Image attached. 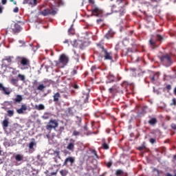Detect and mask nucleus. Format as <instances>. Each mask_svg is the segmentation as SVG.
<instances>
[{
    "label": "nucleus",
    "instance_id": "15",
    "mask_svg": "<svg viewBox=\"0 0 176 176\" xmlns=\"http://www.w3.org/2000/svg\"><path fill=\"white\" fill-rule=\"evenodd\" d=\"M119 91H120V89L118 85H113L109 89V93H110V94H116V93H119Z\"/></svg>",
    "mask_w": 176,
    "mask_h": 176
},
{
    "label": "nucleus",
    "instance_id": "53",
    "mask_svg": "<svg viewBox=\"0 0 176 176\" xmlns=\"http://www.w3.org/2000/svg\"><path fill=\"white\" fill-rule=\"evenodd\" d=\"M33 85H34V86H36V85H38V80H34L33 82Z\"/></svg>",
    "mask_w": 176,
    "mask_h": 176
},
{
    "label": "nucleus",
    "instance_id": "45",
    "mask_svg": "<svg viewBox=\"0 0 176 176\" xmlns=\"http://www.w3.org/2000/svg\"><path fill=\"white\" fill-rule=\"evenodd\" d=\"M18 80L15 78H12L11 80V82L12 83V85H16V83H17Z\"/></svg>",
    "mask_w": 176,
    "mask_h": 176
},
{
    "label": "nucleus",
    "instance_id": "18",
    "mask_svg": "<svg viewBox=\"0 0 176 176\" xmlns=\"http://www.w3.org/2000/svg\"><path fill=\"white\" fill-rule=\"evenodd\" d=\"M61 98V94H59V92H56L53 96V101L54 102H58L60 98Z\"/></svg>",
    "mask_w": 176,
    "mask_h": 176
},
{
    "label": "nucleus",
    "instance_id": "6",
    "mask_svg": "<svg viewBox=\"0 0 176 176\" xmlns=\"http://www.w3.org/2000/svg\"><path fill=\"white\" fill-rule=\"evenodd\" d=\"M161 63L165 67H170L171 64H173V60H171V56L168 54L162 55L159 57Z\"/></svg>",
    "mask_w": 176,
    "mask_h": 176
},
{
    "label": "nucleus",
    "instance_id": "61",
    "mask_svg": "<svg viewBox=\"0 0 176 176\" xmlns=\"http://www.w3.org/2000/svg\"><path fill=\"white\" fill-rule=\"evenodd\" d=\"M174 94L176 96V87L174 89Z\"/></svg>",
    "mask_w": 176,
    "mask_h": 176
},
{
    "label": "nucleus",
    "instance_id": "41",
    "mask_svg": "<svg viewBox=\"0 0 176 176\" xmlns=\"http://www.w3.org/2000/svg\"><path fill=\"white\" fill-rule=\"evenodd\" d=\"M92 153L94 154L96 156V159H100V157H98V155L97 154V151L96 150H92Z\"/></svg>",
    "mask_w": 176,
    "mask_h": 176
},
{
    "label": "nucleus",
    "instance_id": "16",
    "mask_svg": "<svg viewBox=\"0 0 176 176\" xmlns=\"http://www.w3.org/2000/svg\"><path fill=\"white\" fill-rule=\"evenodd\" d=\"M27 109H28L27 104H22L20 109H16V112L19 115H23V113H24V111H27Z\"/></svg>",
    "mask_w": 176,
    "mask_h": 176
},
{
    "label": "nucleus",
    "instance_id": "5",
    "mask_svg": "<svg viewBox=\"0 0 176 176\" xmlns=\"http://www.w3.org/2000/svg\"><path fill=\"white\" fill-rule=\"evenodd\" d=\"M68 63H69V57L65 54H62L60 55L58 61H56V64L57 67H60L61 64V68H64L65 65H67Z\"/></svg>",
    "mask_w": 176,
    "mask_h": 176
},
{
    "label": "nucleus",
    "instance_id": "50",
    "mask_svg": "<svg viewBox=\"0 0 176 176\" xmlns=\"http://www.w3.org/2000/svg\"><path fill=\"white\" fill-rule=\"evenodd\" d=\"M14 13H19V7H16L13 10Z\"/></svg>",
    "mask_w": 176,
    "mask_h": 176
},
{
    "label": "nucleus",
    "instance_id": "9",
    "mask_svg": "<svg viewBox=\"0 0 176 176\" xmlns=\"http://www.w3.org/2000/svg\"><path fill=\"white\" fill-rule=\"evenodd\" d=\"M21 31V26L19 23H15L11 27H8L6 32H12V34H19Z\"/></svg>",
    "mask_w": 176,
    "mask_h": 176
},
{
    "label": "nucleus",
    "instance_id": "31",
    "mask_svg": "<svg viewBox=\"0 0 176 176\" xmlns=\"http://www.w3.org/2000/svg\"><path fill=\"white\" fill-rule=\"evenodd\" d=\"M7 115L10 118H12V116H13V115H14V110H8Z\"/></svg>",
    "mask_w": 176,
    "mask_h": 176
},
{
    "label": "nucleus",
    "instance_id": "37",
    "mask_svg": "<svg viewBox=\"0 0 176 176\" xmlns=\"http://www.w3.org/2000/svg\"><path fill=\"white\" fill-rule=\"evenodd\" d=\"M14 57L13 56H9L7 57L5 60L6 61H8V63H12V60H13Z\"/></svg>",
    "mask_w": 176,
    "mask_h": 176
},
{
    "label": "nucleus",
    "instance_id": "17",
    "mask_svg": "<svg viewBox=\"0 0 176 176\" xmlns=\"http://www.w3.org/2000/svg\"><path fill=\"white\" fill-rule=\"evenodd\" d=\"M23 101V96L21 95H16L14 99V104H20Z\"/></svg>",
    "mask_w": 176,
    "mask_h": 176
},
{
    "label": "nucleus",
    "instance_id": "48",
    "mask_svg": "<svg viewBox=\"0 0 176 176\" xmlns=\"http://www.w3.org/2000/svg\"><path fill=\"white\" fill-rule=\"evenodd\" d=\"M73 87H74V89H75L76 90L79 89V85H78V84H74V85H73Z\"/></svg>",
    "mask_w": 176,
    "mask_h": 176
},
{
    "label": "nucleus",
    "instance_id": "62",
    "mask_svg": "<svg viewBox=\"0 0 176 176\" xmlns=\"http://www.w3.org/2000/svg\"><path fill=\"white\" fill-rule=\"evenodd\" d=\"M60 130H64V126H60Z\"/></svg>",
    "mask_w": 176,
    "mask_h": 176
},
{
    "label": "nucleus",
    "instance_id": "47",
    "mask_svg": "<svg viewBox=\"0 0 176 176\" xmlns=\"http://www.w3.org/2000/svg\"><path fill=\"white\" fill-rule=\"evenodd\" d=\"M138 149V151H144L145 149V146H139Z\"/></svg>",
    "mask_w": 176,
    "mask_h": 176
},
{
    "label": "nucleus",
    "instance_id": "55",
    "mask_svg": "<svg viewBox=\"0 0 176 176\" xmlns=\"http://www.w3.org/2000/svg\"><path fill=\"white\" fill-rule=\"evenodd\" d=\"M28 1H29V0H23V5L28 4Z\"/></svg>",
    "mask_w": 176,
    "mask_h": 176
},
{
    "label": "nucleus",
    "instance_id": "51",
    "mask_svg": "<svg viewBox=\"0 0 176 176\" xmlns=\"http://www.w3.org/2000/svg\"><path fill=\"white\" fill-rule=\"evenodd\" d=\"M166 90H170L171 89V85H167L166 87Z\"/></svg>",
    "mask_w": 176,
    "mask_h": 176
},
{
    "label": "nucleus",
    "instance_id": "63",
    "mask_svg": "<svg viewBox=\"0 0 176 176\" xmlns=\"http://www.w3.org/2000/svg\"><path fill=\"white\" fill-rule=\"evenodd\" d=\"M55 163H57V158H54Z\"/></svg>",
    "mask_w": 176,
    "mask_h": 176
},
{
    "label": "nucleus",
    "instance_id": "1",
    "mask_svg": "<svg viewBox=\"0 0 176 176\" xmlns=\"http://www.w3.org/2000/svg\"><path fill=\"white\" fill-rule=\"evenodd\" d=\"M54 4L52 5V7H51V9L46 8L41 12V14L42 16H56L57 14V12H58V8L61 6H64V2H63V0H55Z\"/></svg>",
    "mask_w": 176,
    "mask_h": 176
},
{
    "label": "nucleus",
    "instance_id": "57",
    "mask_svg": "<svg viewBox=\"0 0 176 176\" xmlns=\"http://www.w3.org/2000/svg\"><path fill=\"white\" fill-rule=\"evenodd\" d=\"M43 119L47 120V119H49V116H43Z\"/></svg>",
    "mask_w": 176,
    "mask_h": 176
},
{
    "label": "nucleus",
    "instance_id": "33",
    "mask_svg": "<svg viewBox=\"0 0 176 176\" xmlns=\"http://www.w3.org/2000/svg\"><path fill=\"white\" fill-rule=\"evenodd\" d=\"M107 78H108V80H109V82H115V76L112 75H109Z\"/></svg>",
    "mask_w": 176,
    "mask_h": 176
},
{
    "label": "nucleus",
    "instance_id": "4",
    "mask_svg": "<svg viewBox=\"0 0 176 176\" xmlns=\"http://www.w3.org/2000/svg\"><path fill=\"white\" fill-rule=\"evenodd\" d=\"M88 1L93 5L91 10L93 16L96 17H102V16H104V11L96 6H94V0H88Z\"/></svg>",
    "mask_w": 176,
    "mask_h": 176
},
{
    "label": "nucleus",
    "instance_id": "52",
    "mask_svg": "<svg viewBox=\"0 0 176 176\" xmlns=\"http://www.w3.org/2000/svg\"><path fill=\"white\" fill-rule=\"evenodd\" d=\"M58 171V170H57L56 172H52L50 174H51V175H57Z\"/></svg>",
    "mask_w": 176,
    "mask_h": 176
},
{
    "label": "nucleus",
    "instance_id": "7",
    "mask_svg": "<svg viewBox=\"0 0 176 176\" xmlns=\"http://www.w3.org/2000/svg\"><path fill=\"white\" fill-rule=\"evenodd\" d=\"M160 41H163V36L160 34H156L151 38L149 40V44L153 49H156V47H157L156 43Z\"/></svg>",
    "mask_w": 176,
    "mask_h": 176
},
{
    "label": "nucleus",
    "instance_id": "28",
    "mask_svg": "<svg viewBox=\"0 0 176 176\" xmlns=\"http://www.w3.org/2000/svg\"><path fill=\"white\" fill-rule=\"evenodd\" d=\"M82 98H84L83 100L84 104H86V102H89V94H84L82 96Z\"/></svg>",
    "mask_w": 176,
    "mask_h": 176
},
{
    "label": "nucleus",
    "instance_id": "21",
    "mask_svg": "<svg viewBox=\"0 0 176 176\" xmlns=\"http://www.w3.org/2000/svg\"><path fill=\"white\" fill-rule=\"evenodd\" d=\"M39 0H28V5H30V6H36Z\"/></svg>",
    "mask_w": 176,
    "mask_h": 176
},
{
    "label": "nucleus",
    "instance_id": "40",
    "mask_svg": "<svg viewBox=\"0 0 176 176\" xmlns=\"http://www.w3.org/2000/svg\"><path fill=\"white\" fill-rule=\"evenodd\" d=\"M80 133L78 131H74L73 132V135H74L75 137L80 135Z\"/></svg>",
    "mask_w": 176,
    "mask_h": 176
},
{
    "label": "nucleus",
    "instance_id": "32",
    "mask_svg": "<svg viewBox=\"0 0 176 176\" xmlns=\"http://www.w3.org/2000/svg\"><path fill=\"white\" fill-rule=\"evenodd\" d=\"M36 109L38 111H43V109H45V106L43 104H39L38 106H36Z\"/></svg>",
    "mask_w": 176,
    "mask_h": 176
},
{
    "label": "nucleus",
    "instance_id": "58",
    "mask_svg": "<svg viewBox=\"0 0 176 176\" xmlns=\"http://www.w3.org/2000/svg\"><path fill=\"white\" fill-rule=\"evenodd\" d=\"M2 12H3V8L1 7L0 4V14L2 13Z\"/></svg>",
    "mask_w": 176,
    "mask_h": 176
},
{
    "label": "nucleus",
    "instance_id": "36",
    "mask_svg": "<svg viewBox=\"0 0 176 176\" xmlns=\"http://www.w3.org/2000/svg\"><path fill=\"white\" fill-rule=\"evenodd\" d=\"M106 166L108 168H111V167H112V160H110L109 162L106 164Z\"/></svg>",
    "mask_w": 176,
    "mask_h": 176
},
{
    "label": "nucleus",
    "instance_id": "44",
    "mask_svg": "<svg viewBox=\"0 0 176 176\" xmlns=\"http://www.w3.org/2000/svg\"><path fill=\"white\" fill-rule=\"evenodd\" d=\"M96 69H97V65H93L91 68V71L92 72H94V71H96Z\"/></svg>",
    "mask_w": 176,
    "mask_h": 176
},
{
    "label": "nucleus",
    "instance_id": "39",
    "mask_svg": "<svg viewBox=\"0 0 176 176\" xmlns=\"http://www.w3.org/2000/svg\"><path fill=\"white\" fill-rule=\"evenodd\" d=\"M34 145H35V143L34 142H31L29 144V149H34Z\"/></svg>",
    "mask_w": 176,
    "mask_h": 176
},
{
    "label": "nucleus",
    "instance_id": "30",
    "mask_svg": "<svg viewBox=\"0 0 176 176\" xmlns=\"http://www.w3.org/2000/svg\"><path fill=\"white\" fill-rule=\"evenodd\" d=\"M60 174L62 176H67L68 175V170L64 169V170H60Z\"/></svg>",
    "mask_w": 176,
    "mask_h": 176
},
{
    "label": "nucleus",
    "instance_id": "42",
    "mask_svg": "<svg viewBox=\"0 0 176 176\" xmlns=\"http://www.w3.org/2000/svg\"><path fill=\"white\" fill-rule=\"evenodd\" d=\"M76 74H78V67H76V69H74L72 72V75H76Z\"/></svg>",
    "mask_w": 176,
    "mask_h": 176
},
{
    "label": "nucleus",
    "instance_id": "59",
    "mask_svg": "<svg viewBox=\"0 0 176 176\" xmlns=\"http://www.w3.org/2000/svg\"><path fill=\"white\" fill-rule=\"evenodd\" d=\"M63 43H69V40L66 39L63 41Z\"/></svg>",
    "mask_w": 176,
    "mask_h": 176
},
{
    "label": "nucleus",
    "instance_id": "43",
    "mask_svg": "<svg viewBox=\"0 0 176 176\" xmlns=\"http://www.w3.org/2000/svg\"><path fill=\"white\" fill-rule=\"evenodd\" d=\"M149 142H150L151 144H155V143L156 142V139L151 138V139L149 140Z\"/></svg>",
    "mask_w": 176,
    "mask_h": 176
},
{
    "label": "nucleus",
    "instance_id": "3",
    "mask_svg": "<svg viewBox=\"0 0 176 176\" xmlns=\"http://www.w3.org/2000/svg\"><path fill=\"white\" fill-rule=\"evenodd\" d=\"M102 57H103L104 60L106 61H111V63H113L118 60V52L113 53L106 50L102 53Z\"/></svg>",
    "mask_w": 176,
    "mask_h": 176
},
{
    "label": "nucleus",
    "instance_id": "24",
    "mask_svg": "<svg viewBox=\"0 0 176 176\" xmlns=\"http://www.w3.org/2000/svg\"><path fill=\"white\" fill-rule=\"evenodd\" d=\"M156 123H157V119H156L155 118H153L148 121V124H150L151 126H155Z\"/></svg>",
    "mask_w": 176,
    "mask_h": 176
},
{
    "label": "nucleus",
    "instance_id": "46",
    "mask_svg": "<svg viewBox=\"0 0 176 176\" xmlns=\"http://www.w3.org/2000/svg\"><path fill=\"white\" fill-rule=\"evenodd\" d=\"M170 127L171 129H173V130H176V124L173 123L170 124Z\"/></svg>",
    "mask_w": 176,
    "mask_h": 176
},
{
    "label": "nucleus",
    "instance_id": "2",
    "mask_svg": "<svg viewBox=\"0 0 176 176\" xmlns=\"http://www.w3.org/2000/svg\"><path fill=\"white\" fill-rule=\"evenodd\" d=\"M117 6H111V10L114 13H119L120 16H124L126 14V6H127V1L126 0H117Z\"/></svg>",
    "mask_w": 176,
    "mask_h": 176
},
{
    "label": "nucleus",
    "instance_id": "29",
    "mask_svg": "<svg viewBox=\"0 0 176 176\" xmlns=\"http://www.w3.org/2000/svg\"><path fill=\"white\" fill-rule=\"evenodd\" d=\"M46 89V86H45L43 84H41L37 87V90H40V91H43Z\"/></svg>",
    "mask_w": 176,
    "mask_h": 176
},
{
    "label": "nucleus",
    "instance_id": "11",
    "mask_svg": "<svg viewBox=\"0 0 176 176\" xmlns=\"http://www.w3.org/2000/svg\"><path fill=\"white\" fill-rule=\"evenodd\" d=\"M0 91H3V94L6 96H10V93H12V89L9 87H5L3 84L0 83Z\"/></svg>",
    "mask_w": 176,
    "mask_h": 176
},
{
    "label": "nucleus",
    "instance_id": "35",
    "mask_svg": "<svg viewBox=\"0 0 176 176\" xmlns=\"http://www.w3.org/2000/svg\"><path fill=\"white\" fill-rule=\"evenodd\" d=\"M68 33L71 35H74V34H75V30L72 28H70L68 30Z\"/></svg>",
    "mask_w": 176,
    "mask_h": 176
},
{
    "label": "nucleus",
    "instance_id": "13",
    "mask_svg": "<svg viewBox=\"0 0 176 176\" xmlns=\"http://www.w3.org/2000/svg\"><path fill=\"white\" fill-rule=\"evenodd\" d=\"M68 163L70 164V166H72L75 163V158L74 157H67L63 162V166H68Z\"/></svg>",
    "mask_w": 176,
    "mask_h": 176
},
{
    "label": "nucleus",
    "instance_id": "64",
    "mask_svg": "<svg viewBox=\"0 0 176 176\" xmlns=\"http://www.w3.org/2000/svg\"><path fill=\"white\" fill-rule=\"evenodd\" d=\"M124 176H128L129 175L127 174V173H125L124 174Z\"/></svg>",
    "mask_w": 176,
    "mask_h": 176
},
{
    "label": "nucleus",
    "instance_id": "8",
    "mask_svg": "<svg viewBox=\"0 0 176 176\" xmlns=\"http://www.w3.org/2000/svg\"><path fill=\"white\" fill-rule=\"evenodd\" d=\"M18 60H20L21 65L23 67L22 69H28L30 68V59L24 56H18Z\"/></svg>",
    "mask_w": 176,
    "mask_h": 176
},
{
    "label": "nucleus",
    "instance_id": "19",
    "mask_svg": "<svg viewBox=\"0 0 176 176\" xmlns=\"http://www.w3.org/2000/svg\"><path fill=\"white\" fill-rule=\"evenodd\" d=\"M2 126L3 130H6V129L9 127V120L8 118H6L3 120Z\"/></svg>",
    "mask_w": 176,
    "mask_h": 176
},
{
    "label": "nucleus",
    "instance_id": "10",
    "mask_svg": "<svg viewBox=\"0 0 176 176\" xmlns=\"http://www.w3.org/2000/svg\"><path fill=\"white\" fill-rule=\"evenodd\" d=\"M56 127H58V122L57 120L52 119L47 123L46 130L50 131L51 130H53V129H56Z\"/></svg>",
    "mask_w": 176,
    "mask_h": 176
},
{
    "label": "nucleus",
    "instance_id": "27",
    "mask_svg": "<svg viewBox=\"0 0 176 176\" xmlns=\"http://www.w3.org/2000/svg\"><path fill=\"white\" fill-rule=\"evenodd\" d=\"M52 155H54V158L58 157V159H61L60 157V151H54Z\"/></svg>",
    "mask_w": 176,
    "mask_h": 176
},
{
    "label": "nucleus",
    "instance_id": "60",
    "mask_svg": "<svg viewBox=\"0 0 176 176\" xmlns=\"http://www.w3.org/2000/svg\"><path fill=\"white\" fill-rule=\"evenodd\" d=\"M84 130L87 131V125H85V126H84Z\"/></svg>",
    "mask_w": 176,
    "mask_h": 176
},
{
    "label": "nucleus",
    "instance_id": "49",
    "mask_svg": "<svg viewBox=\"0 0 176 176\" xmlns=\"http://www.w3.org/2000/svg\"><path fill=\"white\" fill-rule=\"evenodd\" d=\"M103 21H104V20L102 19H97V20H96V23H97L98 24H100V23H102Z\"/></svg>",
    "mask_w": 176,
    "mask_h": 176
},
{
    "label": "nucleus",
    "instance_id": "34",
    "mask_svg": "<svg viewBox=\"0 0 176 176\" xmlns=\"http://www.w3.org/2000/svg\"><path fill=\"white\" fill-rule=\"evenodd\" d=\"M18 78H19L20 80H25V76L23 74H18Z\"/></svg>",
    "mask_w": 176,
    "mask_h": 176
},
{
    "label": "nucleus",
    "instance_id": "22",
    "mask_svg": "<svg viewBox=\"0 0 176 176\" xmlns=\"http://www.w3.org/2000/svg\"><path fill=\"white\" fill-rule=\"evenodd\" d=\"M159 73H155L153 76H150L151 81L153 83L156 79H159Z\"/></svg>",
    "mask_w": 176,
    "mask_h": 176
},
{
    "label": "nucleus",
    "instance_id": "54",
    "mask_svg": "<svg viewBox=\"0 0 176 176\" xmlns=\"http://www.w3.org/2000/svg\"><path fill=\"white\" fill-rule=\"evenodd\" d=\"M6 2H8V0H1V3L3 5H6Z\"/></svg>",
    "mask_w": 176,
    "mask_h": 176
},
{
    "label": "nucleus",
    "instance_id": "12",
    "mask_svg": "<svg viewBox=\"0 0 176 176\" xmlns=\"http://www.w3.org/2000/svg\"><path fill=\"white\" fill-rule=\"evenodd\" d=\"M66 149L70 151L71 152H74L75 149V140H74V139H70L69 142L67 144Z\"/></svg>",
    "mask_w": 176,
    "mask_h": 176
},
{
    "label": "nucleus",
    "instance_id": "23",
    "mask_svg": "<svg viewBox=\"0 0 176 176\" xmlns=\"http://www.w3.org/2000/svg\"><path fill=\"white\" fill-rule=\"evenodd\" d=\"M97 47L98 49H100L101 53H104V50H106L107 49H105V47H104V44H102L100 43H98V44H96Z\"/></svg>",
    "mask_w": 176,
    "mask_h": 176
},
{
    "label": "nucleus",
    "instance_id": "26",
    "mask_svg": "<svg viewBox=\"0 0 176 176\" xmlns=\"http://www.w3.org/2000/svg\"><path fill=\"white\" fill-rule=\"evenodd\" d=\"M116 176H124V172L121 169H118L116 170Z\"/></svg>",
    "mask_w": 176,
    "mask_h": 176
},
{
    "label": "nucleus",
    "instance_id": "38",
    "mask_svg": "<svg viewBox=\"0 0 176 176\" xmlns=\"http://www.w3.org/2000/svg\"><path fill=\"white\" fill-rule=\"evenodd\" d=\"M170 107H173V105H174L175 107L176 105V99L175 98H173L172 99V102L170 104Z\"/></svg>",
    "mask_w": 176,
    "mask_h": 176
},
{
    "label": "nucleus",
    "instance_id": "56",
    "mask_svg": "<svg viewBox=\"0 0 176 176\" xmlns=\"http://www.w3.org/2000/svg\"><path fill=\"white\" fill-rule=\"evenodd\" d=\"M37 159H38V160H37L38 162H42V158H41V156L38 155V156L37 157Z\"/></svg>",
    "mask_w": 176,
    "mask_h": 176
},
{
    "label": "nucleus",
    "instance_id": "25",
    "mask_svg": "<svg viewBox=\"0 0 176 176\" xmlns=\"http://www.w3.org/2000/svg\"><path fill=\"white\" fill-rule=\"evenodd\" d=\"M24 159V156L21 154H18L15 156V160L16 162H21Z\"/></svg>",
    "mask_w": 176,
    "mask_h": 176
},
{
    "label": "nucleus",
    "instance_id": "20",
    "mask_svg": "<svg viewBox=\"0 0 176 176\" xmlns=\"http://www.w3.org/2000/svg\"><path fill=\"white\" fill-rule=\"evenodd\" d=\"M104 38L107 40L113 38V32L112 30H109L108 32L104 35Z\"/></svg>",
    "mask_w": 176,
    "mask_h": 176
},
{
    "label": "nucleus",
    "instance_id": "14",
    "mask_svg": "<svg viewBox=\"0 0 176 176\" xmlns=\"http://www.w3.org/2000/svg\"><path fill=\"white\" fill-rule=\"evenodd\" d=\"M102 149L104 151L109 149V140H106L105 138L102 139Z\"/></svg>",
    "mask_w": 176,
    "mask_h": 176
}]
</instances>
